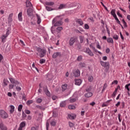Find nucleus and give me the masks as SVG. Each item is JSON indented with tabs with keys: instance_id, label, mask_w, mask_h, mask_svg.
Segmentation results:
<instances>
[{
	"instance_id": "obj_1",
	"label": "nucleus",
	"mask_w": 130,
	"mask_h": 130,
	"mask_svg": "<svg viewBox=\"0 0 130 130\" xmlns=\"http://www.w3.org/2000/svg\"><path fill=\"white\" fill-rule=\"evenodd\" d=\"M9 81H10V82L11 83V84L9 85V88L10 90H12V89H14V87H16V89L18 92H20V91L22 90V88H21V87L18 86V85H20L21 86H22V84H20V82H19L18 80H15L13 78H9Z\"/></svg>"
},
{
	"instance_id": "obj_2",
	"label": "nucleus",
	"mask_w": 130,
	"mask_h": 130,
	"mask_svg": "<svg viewBox=\"0 0 130 130\" xmlns=\"http://www.w3.org/2000/svg\"><path fill=\"white\" fill-rule=\"evenodd\" d=\"M10 34H11V28L8 27L6 29V35H3L2 36V42L3 43H5V42H6V40H7V38L8 37V36H9V35H10Z\"/></svg>"
},
{
	"instance_id": "obj_3",
	"label": "nucleus",
	"mask_w": 130,
	"mask_h": 130,
	"mask_svg": "<svg viewBox=\"0 0 130 130\" xmlns=\"http://www.w3.org/2000/svg\"><path fill=\"white\" fill-rule=\"evenodd\" d=\"M37 51L40 54V57H44L46 55V50L41 48H37Z\"/></svg>"
},
{
	"instance_id": "obj_4",
	"label": "nucleus",
	"mask_w": 130,
	"mask_h": 130,
	"mask_svg": "<svg viewBox=\"0 0 130 130\" xmlns=\"http://www.w3.org/2000/svg\"><path fill=\"white\" fill-rule=\"evenodd\" d=\"M51 31L52 34L55 36H57L58 38H60V33H59L58 30H56V28L54 27V26H52L51 28Z\"/></svg>"
},
{
	"instance_id": "obj_5",
	"label": "nucleus",
	"mask_w": 130,
	"mask_h": 130,
	"mask_svg": "<svg viewBox=\"0 0 130 130\" xmlns=\"http://www.w3.org/2000/svg\"><path fill=\"white\" fill-rule=\"evenodd\" d=\"M0 116L1 118H3L4 119H6L9 117V114L6 111L3 110H0Z\"/></svg>"
},
{
	"instance_id": "obj_6",
	"label": "nucleus",
	"mask_w": 130,
	"mask_h": 130,
	"mask_svg": "<svg viewBox=\"0 0 130 130\" xmlns=\"http://www.w3.org/2000/svg\"><path fill=\"white\" fill-rule=\"evenodd\" d=\"M62 19H63L62 18V15H59V16H57L55 18H54L52 20V24L55 23L56 21H61V20H62Z\"/></svg>"
},
{
	"instance_id": "obj_7",
	"label": "nucleus",
	"mask_w": 130,
	"mask_h": 130,
	"mask_svg": "<svg viewBox=\"0 0 130 130\" xmlns=\"http://www.w3.org/2000/svg\"><path fill=\"white\" fill-rule=\"evenodd\" d=\"M76 41H77V38H76V37H73L71 38L69 41V45H70V46L74 45V44Z\"/></svg>"
},
{
	"instance_id": "obj_8",
	"label": "nucleus",
	"mask_w": 130,
	"mask_h": 130,
	"mask_svg": "<svg viewBox=\"0 0 130 130\" xmlns=\"http://www.w3.org/2000/svg\"><path fill=\"white\" fill-rule=\"evenodd\" d=\"M100 64L102 67H104V68H109V62L100 61Z\"/></svg>"
},
{
	"instance_id": "obj_9",
	"label": "nucleus",
	"mask_w": 130,
	"mask_h": 130,
	"mask_svg": "<svg viewBox=\"0 0 130 130\" xmlns=\"http://www.w3.org/2000/svg\"><path fill=\"white\" fill-rule=\"evenodd\" d=\"M61 57V53L60 52H56L53 53L52 55V57L53 58H56V57Z\"/></svg>"
},
{
	"instance_id": "obj_10",
	"label": "nucleus",
	"mask_w": 130,
	"mask_h": 130,
	"mask_svg": "<svg viewBox=\"0 0 130 130\" xmlns=\"http://www.w3.org/2000/svg\"><path fill=\"white\" fill-rule=\"evenodd\" d=\"M0 129L1 130H8V128L4 124L3 121L0 122Z\"/></svg>"
},
{
	"instance_id": "obj_11",
	"label": "nucleus",
	"mask_w": 130,
	"mask_h": 130,
	"mask_svg": "<svg viewBox=\"0 0 130 130\" xmlns=\"http://www.w3.org/2000/svg\"><path fill=\"white\" fill-rule=\"evenodd\" d=\"M53 24H54V27H59V26H61V25H62V21H61V20H59Z\"/></svg>"
},
{
	"instance_id": "obj_12",
	"label": "nucleus",
	"mask_w": 130,
	"mask_h": 130,
	"mask_svg": "<svg viewBox=\"0 0 130 130\" xmlns=\"http://www.w3.org/2000/svg\"><path fill=\"white\" fill-rule=\"evenodd\" d=\"M86 53L89 55L90 56H93L94 54L92 52V51L89 49V48L86 49Z\"/></svg>"
},
{
	"instance_id": "obj_13",
	"label": "nucleus",
	"mask_w": 130,
	"mask_h": 130,
	"mask_svg": "<svg viewBox=\"0 0 130 130\" xmlns=\"http://www.w3.org/2000/svg\"><path fill=\"white\" fill-rule=\"evenodd\" d=\"M13 13H11L10 14H9L8 18V23H12V22H13Z\"/></svg>"
},
{
	"instance_id": "obj_14",
	"label": "nucleus",
	"mask_w": 130,
	"mask_h": 130,
	"mask_svg": "<svg viewBox=\"0 0 130 130\" xmlns=\"http://www.w3.org/2000/svg\"><path fill=\"white\" fill-rule=\"evenodd\" d=\"M27 14L28 16H32V14H33V9H32V8H28L27 11Z\"/></svg>"
},
{
	"instance_id": "obj_15",
	"label": "nucleus",
	"mask_w": 130,
	"mask_h": 130,
	"mask_svg": "<svg viewBox=\"0 0 130 130\" xmlns=\"http://www.w3.org/2000/svg\"><path fill=\"white\" fill-rule=\"evenodd\" d=\"M93 96V93L89 91L85 94V97L86 98H90V97H92Z\"/></svg>"
},
{
	"instance_id": "obj_16",
	"label": "nucleus",
	"mask_w": 130,
	"mask_h": 130,
	"mask_svg": "<svg viewBox=\"0 0 130 130\" xmlns=\"http://www.w3.org/2000/svg\"><path fill=\"white\" fill-rule=\"evenodd\" d=\"M82 84V80L81 79H76L75 80V85L77 86H80Z\"/></svg>"
},
{
	"instance_id": "obj_17",
	"label": "nucleus",
	"mask_w": 130,
	"mask_h": 130,
	"mask_svg": "<svg viewBox=\"0 0 130 130\" xmlns=\"http://www.w3.org/2000/svg\"><path fill=\"white\" fill-rule=\"evenodd\" d=\"M115 9H112L111 11V15H112V16H113L114 18H116V17H117L116 16V14H115Z\"/></svg>"
},
{
	"instance_id": "obj_18",
	"label": "nucleus",
	"mask_w": 130,
	"mask_h": 130,
	"mask_svg": "<svg viewBox=\"0 0 130 130\" xmlns=\"http://www.w3.org/2000/svg\"><path fill=\"white\" fill-rule=\"evenodd\" d=\"M78 100V98H70L69 99V102L70 103H74V102H76Z\"/></svg>"
},
{
	"instance_id": "obj_19",
	"label": "nucleus",
	"mask_w": 130,
	"mask_h": 130,
	"mask_svg": "<svg viewBox=\"0 0 130 130\" xmlns=\"http://www.w3.org/2000/svg\"><path fill=\"white\" fill-rule=\"evenodd\" d=\"M18 19L19 21L22 22L23 21V18H22V12H20L18 15Z\"/></svg>"
},
{
	"instance_id": "obj_20",
	"label": "nucleus",
	"mask_w": 130,
	"mask_h": 130,
	"mask_svg": "<svg viewBox=\"0 0 130 130\" xmlns=\"http://www.w3.org/2000/svg\"><path fill=\"white\" fill-rule=\"evenodd\" d=\"M77 23L79 24L80 26H82V25L84 24V22H83V21L81 19H78L76 20Z\"/></svg>"
},
{
	"instance_id": "obj_21",
	"label": "nucleus",
	"mask_w": 130,
	"mask_h": 130,
	"mask_svg": "<svg viewBox=\"0 0 130 130\" xmlns=\"http://www.w3.org/2000/svg\"><path fill=\"white\" fill-rule=\"evenodd\" d=\"M79 67L81 69H83V68H85L86 67V64L84 62H80L79 64Z\"/></svg>"
},
{
	"instance_id": "obj_22",
	"label": "nucleus",
	"mask_w": 130,
	"mask_h": 130,
	"mask_svg": "<svg viewBox=\"0 0 130 130\" xmlns=\"http://www.w3.org/2000/svg\"><path fill=\"white\" fill-rule=\"evenodd\" d=\"M67 8V5L60 4L58 7L59 10H62V9H66Z\"/></svg>"
},
{
	"instance_id": "obj_23",
	"label": "nucleus",
	"mask_w": 130,
	"mask_h": 130,
	"mask_svg": "<svg viewBox=\"0 0 130 130\" xmlns=\"http://www.w3.org/2000/svg\"><path fill=\"white\" fill-rule=\"evenodd\" d=\"M68 117L70 119H75L76 118V115H74V114H69Z\"/></svg>"
},
{
	"instance_id": "obj_24",
	"label": "nucleus",
	"mask_w": 130,
	"mask_h": 130,
	"mask_svg": "<svg viewBox=\"0 0 130 130\" xmlns=\"http://www.w3.org/2000/svg\"><path fill=\"white\" fill-rule=\"evenodd\" d=\"M80 75V70H77L76 72L74 73V76L75 77H79Z\"/></svg>"
},
{
	"instance_id": "obj_25",
	"label": "nucleus",
	"mask_w": 130,
	"mask_h": 130,
	"mask_svg": "<svg viewBox=\"0 0 130 130\" xmlns=\"http://www.w3.org/2000/svg\"><path fill=\"white\" fill-rule=\"evenodd\" d=\"M26 8H29V7H32V4L29 1L26 2Z\"/></svg>"
},
{
	"instance_id": "obj_26",
	"label": "nucleus",
	"mask_w": 130,
	"mask_h": 130,
	"mask_svg": "<svg viewBox=\"0 0 130 130\" xmlns=\"http://www.w3.org/2000/svg\"><path fill=\"white\" fill-rule=\"evenodd\" d=\"M10 113H13L14 112V111H15V107L13 105H11L10 106Z\"/></svg>"
},
{
	"instance_id": "obj_27",
	"label": "nucleus",
	"mask_w": 130,
	"mask_h": 130,
	"mask_svg": "<svg viewBox=\"0 0 130 130\" xmlns=\"http://www.w3.org/2000/svg\"><path fill=\"white\" fill-rule=\"evenodd\" d=\"M79 39L80 40V43H83L84 42V39H85V37L84 36H80Z\"/></svg>"
},
{
	"instance_id": "obj_28",
	"label": "nucleus",
	"mask_w": 130,
	"mask_h": 130,
	"mask_svg": "<svg viewBox=\"0 0 130 130\" xmlns=\"http://www.w3.org/2000/svg\"><path fill=\"white\" fill-rule=\"evenodd\" d=\"M107 41L108 43H113V39L111 38H108L107 39Z\"/></svg>"
},
{
	"instance_id": "obj_29",
	"label": "nucleus",
	"mask_w": 130,
	"mask_h": 130,
	"mask_svg": "<svg viewBox=\"0 0 130 130\" xmlns=\"http://www.w3.org/2000/svg\"><path fill=\"white\" fill-rule=\"evenodd\" d=\"M60 107H66V101L61 102L60 103Z\"/></svg>"
},
{
	"instance_id": "obj_30",
	"label": "nucleus",
	"mask_w": 130,
	"mask_h": 130,
	"mask_svg": "<svg viewBox=\"0 0 130 130\" xmlns=\"http://www.w3.org/2000/svg\"><path fill=\"white\" fill-rule=\"evenodd\" d=\"M45 92L47 96H48V97H50V92H49L48 89H45Z\"/></svg>"
},
{
	"instance_id": "obj_31",
	"label": "nucleus",
	"mask_w": 130,
	"mask_h": 130,
	"mask_svg": "<svg viewBox=\"0 0 130 130\" xmlns=\"http://www.w3.org/2000/svg\"><path fill=\"white\" fill-rule=\"evenodd\" d=\"M37 17L38 18L37 23L38 24H39L41 23V19L40 18V16L39 15H38V14H37Z\"/></svg>"
},
{
	"instance_id": "obj_32",
	"label": "nucleus",
	"mask_w": 130,
	"mask_h": 130,
	"mask_svg": "<svg viewBox=\"0 0 130 130\" xmlns=\"http://www.w3.org/2000/svg\"><path fill=\"white\" fill-rule=\"evenodd\" d=\"M19 126L22 128L24 127V126H26V122L25 121L21 122Z\"/></svg>"
},
{
	"instance_id": "obj_33",
	"label": "nucleus",
	"mask_w": 130,
	"mask_h": 130,
	"mask_svg": "<svg viewBox=\"0 0 130 130\" xmlns=\"http://www.w3.org/2000/svg\"><path fill=\"white\" fill-rule=\"evenodd\" d=\"M68 108L69 109L73 110L74 109H76V107L74 105H69L68 106Z\"/></svg>"
},
{
	"instance_id": "obj_34",
	"label": "nucleus",
	"mask_w": 130,
	"mask_h": 130,
	"mask_svg": "<svg viewBox=\"0 0 130 130\" xmlns=\"http://www.w3.org/2000/svg\"><path fill=\"white\" fill-rule=\"evenodd\" d=\"M23 108V105H19L18 107V111L19 112H21L22 111V109Z\"/></svg>"
},
{
	"instance_id": "obj_35",
	"label": "nucleus",
	"mask_w": 130,
	"mask_h": 130,
	"mask_svg": "<svg viewBox=\"0 0 130 130\" xmlns=\"http://www.w3.org/2000/svg\"><path fill=\"white\" fill-rule=\"evenodd\" d=\"M45 4L47 6H53V5H54V2H46Z\"/></svg>"
},
{
	"instance_id": "obj_36",
	"label": "nucleus",
	"mask_w": 130,
	"mask_h": 130,
	"mask_svg": "<svg viewBox=\"0 0 130 130\" xmlns=\"http://www.w3.org/2000/svg\"><path fill=\"white\" fill-rule=\"evenodd\" d=\"M118 88H116L115 91L113 92V94H112V97H115L116 96V93H117Z\"/></svg>"
},
{
	"instance_id": "obj_37",
	"label": "nucleus",
	"mask_w": 130,
	"mask_h": 130,
	"mask_svg": "<svg viewBox=\"0 0 130 130\" xmlns=\"http://www.w3.org/2000/svg\"><path fill=\"white\" fill-rule=\"evenodd\" d=\"M122 22L123 24V26L124 27V28H127V24H126V22H125V21L124 20V19H122Z\"/></svg>"
},
{
	"instance_id": "obj_38",
	"label": "nucleus",
	"mask_w": 130,
	"mask_h": 130,
	"mask_svg": "<svg viewBox=\"0 0 130 130\" xmlns=\"http://www.w3.org/2000/svg\"><path fill=\"white\" fill-rule=\"evenodd\" d=\"M130 86V83H128V84H126L125 86V89H126V90H127V92H129L130 90H129V88L128 87Z\"/></svg>"
},
{
	"instance_id": "obj_39",
	"label": "nucleus",
	"mask_w": 130,
	"mask_h": 130,
	"mask_svg": "<svg viewBox=\"0 0 130 130\" xmlns=\"http://www.w3.org/2000/svg\"><path fill=\"white\" fill-rule=\"evenodd\" d=\"M56 30L58 31L59 33H60V31L62 30V27L59 26L56 28Z\"/></svg>"
},
{
	"instance_id": "obj_40",
	"label": "nucleus",
	"mask_w": 130,
	"mask_h": 130,
	"mask_svg": "<svg viewBox=\"0 0 130 130\" xmlns=\"http://www.w3.org/2000/svg\"><path fill=\"white\" fill-rule=\"evenodd\" d=\"M67 86H68V85H67V84H64V85H62V91H66V90H67Z\"/></svg>"
},
{
	"instance_id": "obj_41",
	"label": "nucleus",
	"mask_w": 130,
	"mask_h": 130,
	"mask_svg": "<svg viewBox=\"0 0 130 130\" xmlns=\"http://www.w3.org/2000/svg\"><path fill=\"white\" fill-rule=\"evenodd\" d=\"M3 83L5 86H8V84H9V81H8L7 80L4 79L3 80Z\"/></svg>"
},
{
	"instance_id": "obj_42",
	"label": "nucleus",
	"mask_w": 130,
	"mask_h": 130,
	"mask_svg": "<svg viewBox=\"0 0 130 130\" xmlns=\"http://www.w3.org/2000/svg\"><path fill=\"white\" fill-rule=\"evenodd\" d=\"M46 61V60L45 59H41L40 60V63H41V64H43V63H45Z\"/></svg>"
},
{
	"instance_id": "obj_43",
	"label": "nucleus",
	"mask_w": 130,
	"mask_h": 130,
	"mask_svg": "<svg viewBox=\"0 0 130 130\" xmlns=\"http://www.w3.org/2000/svg\"><path fill=\"white\" fill-rule=\"evenodd\" d=\"M106 88H107V83H105L104 84L103 88L102 90V92H104V91H105V89H106Z\"/></svg>"
},
{
	"instance_id": "obj_44",
	"label": "nucleus",
	"mask_w": 130,
	"mask_h": 130,
	"mask_svg": "<svg viewBox=\"0 0 130 130\" xmlns=\"http://www.w3.org/2000/svg\"><path fill=\"white\" fill-rule=\"evenodd\" d=\"M89 47H90V48H92L93 50L95 51V52H97V49H96V48H95V47H93L92 45H89Z\"/></svg>"
},
{
	"instance_id": "obj_45",
	"label": "nucleus",
	"mask_w": 130,
	"mask_h": 130,
	"mask_svg": "<svg viewBox=\"0 0 130 130\" xmlns=\"http://www.w3.org/2000/svg\"><path fill=\"white\" fill-rule=\"evenodd\" d=\"M115 20L116 21L117 23L119 24V25H120L121 23H120V21H119V19L117 18V16L114 18Z\"/></svg>"
},
{
	"instance_id": "obj_46",
	"label": "nucleus",
	"mask_w": 130,
	"mask_h": 130,
	"mask_svg": "<svg viewBox=\"0 0 130 130\" xmlns=\"http://www.w3.org/2000/svg\"><path fill=\"white\" fill-rule=\"evenodd\" d=\"M50 124L51 125H52V126H55V124H56V123L54 121V120H52Z\"/></svg>"
},
{
	"instance_id": "obj_47",
	"label": "nucleus",
	"mask_w": 130,
	"mask_h": 130,
	"mask_svg": "<svg viewBox=\"0 0 130 130\" xmlns=\"http://www.w3.org/2000/svg\"><path fill=\"white\" fill-rule=\"evenodd\" d=\"M83 59V57L82 56H79L78 57H77V60L78 61H81V60H82Z\"/></svg>"
},
{
	"instance_id": "obj_48",
	"label": "nucleus",
	"mask_w": 130,
	"mask_h": 130,
	"mask_svg": "<svg viewBox=\"0 0 130 130\" xmlns=\"http://www.w3.org/2000/svg\"><path fill=\"white\" fill-rule=\"evenodd\" d=\"M46 10H47V11H52L53 10L52 8H51L49 6H46Z\"/></svg>"
},
{
	"instance_id": "obj_49",
	"label": "nucleus",
	"mask_w": 130,
	"mask_h": 130,
	"mask_svg": "<svg viewBox=\"0 0 130 130\" xmlns=\"http://www.w3.org/2000/svg\"><path fill=\"white\" fill-rule=\"evenodd\" d=\"M69 125L70 127H73L75 125V124L72 122H69Z\"/></svg>"
},
{
	"instance_id": "obj_50",
	"label": "nucleus",
	"mask_w": 130,
	"mask_h": 130,
	"mask_svg": "<svg viewBox=\"0 0 130 130\" xmlns=\"http://www.w3.org/2000/svg\"><path fill=\"white\" fill-rule=\"evenodd\" d=\"M36 102L37 103H41L42 102V99L38 98L36 100Z\"/></svg>"
},
{
	"instance_id": "obj_51",
	"label": "nucleus",
	"mask_w": 130,
	"mask_h": 130,
	"mask_svg": "<svg viewBox=\"0 0 130 130\" xmlns=\"http://www.w3.org/2000/svg\"><path fill=\"white\" fill-rule=\"evenodd\" d=\"M91 90H92V87H91V86L87 87V88L86 89V91L87 92H90Z\"/></svg>"
},
{
	"instance_id": "obj_52",
	"label": "nucleus",
	"mask_w": 130,
	"mask_h": 130,
	"mask_svg": "<svg viewBox=\"0 0 130 130\" xmlns=\"http://www.w3.org/2000/svg\"><path fill=\"white\" fill-rule=\"evenodd\" d=\"M88 80L89 82H92V81H93V76H89L88 78Z\"/></svg>"
},
{
	"instance_id": "obj_53",
	"label": "nucleus",
	"mask_w": 130,
	"mask_h": 130,
	"mask_svg": "<svg viewBox=\"0 0 130 130\" xmlns=\"http://www.w3.org/2000/svg\"><path fill=\"white\" fill-rule=\"evenodd\" d=\"M32 103H33V101L32 100L28 101L26 103L27 105H30V104H32Z\"/></svg>"
},
{
	"instance_id": "obj_54",
	"label": "nucleus",
	"mask_w": 130,
	"mask_h": 130,
	"mask_svg": "<svg viewBox=\"0 0 130 130\" xmlns=\"http://www.w3.org/2000/svg\"><path fill=\"white\" fill-rule=\"evenodd\" d=\"M89 28H90V27L89 26V25H88V24H85L84 25V29H89Z\"/></svg>"
},
{
	"instance_id": "obj_55",
	"label": "nucleus",
	"mask_w": 130,
	"mask_h": 130,
	"mask_svg": "<svg viewBox=\"0 0 130 130\" xmlns=\"http://www.w3.org/2000/svg\"><path fill=\"white\" fill-rule=\"evenodd\" d=\"M121 116V115L120 113H119L118 114V120H119V122H121V119H120Z\"/></svg>"
},
{
	"instance_id": "obj_56",
	"label": "nucleus",
	"mask_w": 130,
	"mask_h": 130,
	"mask_svg": "<svg viewBox=\"0 0 130 130\" xmlns=\"http://www.w3.org/2000/svg\"><path fill=\"white\" fill-rule=\"evenodd\" d=\"M113 39L115 40H118V36L117 35H115L113 37Z\"/></svg>"
},
{
	"instance_id": "obj_57",
	"label": "nucleus",
	"mask_w": 130,
	"mask_h": 130,
	"mask_svg": "<svg viewBox=\"0 0 130 130\" xmlns=\"http://www.w3.org/2000/svg\"><path fill=\"white\" fill-rule=\"evenodd\" d=\"M96 48L99 49H101V46H100V44L99 43H97Z\"/></svg>"
},
{
	"instance_id": "obj_58",
	"label": "nucleus",
	"mask_w": 130,
	"mask_h": 130,
	"mask_svg": "<svg viewBox=\"0 0 130 130\" xmlns=\"http://www.w3.org/2000/svg\"><path fill=\"white\" fill-rule=\"evenodd\" d=\"M117 16L120 17V18H122V15L120 14V13H119V11L117 12Z\"/></svg>"
},
{
	"instance_id": "obj_59",
	"label": "nucleus",
	"mask_w": 130,
	"mask_h": 130,
	"mask_svg": "<svg viewBox=\"0 0 130 130\" xmlns=\"http://www.w3.org/2000/svg\"><path fill=\"white\" fill-rule=\"evenodd\" d=\"M36 107H37L39 109H43V110H44V108H43V107H42V106H41L37 105V106H36Z\"/></svg>"
},
{
	"instance_id": "obj_60",
	"label": "nucleus",
	"mask_w": 130,
	"mask_h": 130,
	"mask_svg": "<svg viewBox=\"0 0 130 130\" xmlns=\"http://www.w3.org/2000/svg\"><path fill=\"white\" fill-rule=\"evenodd\" d=\"M95 104H96V103H95V102H92L89 104V105H90L91 106H94Z\"/></svg>"
},
{
	"instance_id": "obj_61",
	"label": "nucleus",
	"mask_w": 130,
	"mask_h": 130,
	"mask_svg": "<svg viewBox=\"0 0 130 130\" xmlns=\"http://www.w3.org/2000/svg\"><path fill=\"white\" fill-rule=\"evenodd\" d=\"M121 106H122V108L123 109V108H124V106H125V103L124 102H122L121 103Z\"/></svg>"
},
{
	"instance_id": "obj_62",
	"label": "nucleus",
	"mask_w": 130,
	"mask_h": 130,
	"mask_svg": "<svg viewBox=\"0 0 130 130\" xmlns=\"http://www.w3.org/2000/svg\"><path fill=\"white\" fill-rule=\"evenodd\" d=\"M24 112L26 114H30V111L28 110H25L24 111Z\"/></svg>"
},
{
	"instance_id": "obj_63",
	"label": "nucleus",
	"mask_w": 130,
	"mask_h": 130,
	"mask_svg": "<svg viewBox=\"0 0 130 130\" xmlns=\"http://www.w3.org/2000/svg\"><path fill=\"white\" fill-rule=\"evenodd\" d=\"M22 117L25 118L27 117V115L24 113V111H22Z\"/></svg>"
},
{
	"instance_id": "obj_64",
	"label": "nucleus",
	"mask_w": 130,
	"mask_h": 130,
	"mask_svg": "<svg viewBox=\"0 0 130 130\" xmlns=\"http://www.w3.org/2000/svg\"><path fill=\"white\" fill-rule=\"evenodd\" d=\"M106 52L107 53H109V52H110V49H109V48H107L106 50Z\"/></svg>"
}]
</instances>
